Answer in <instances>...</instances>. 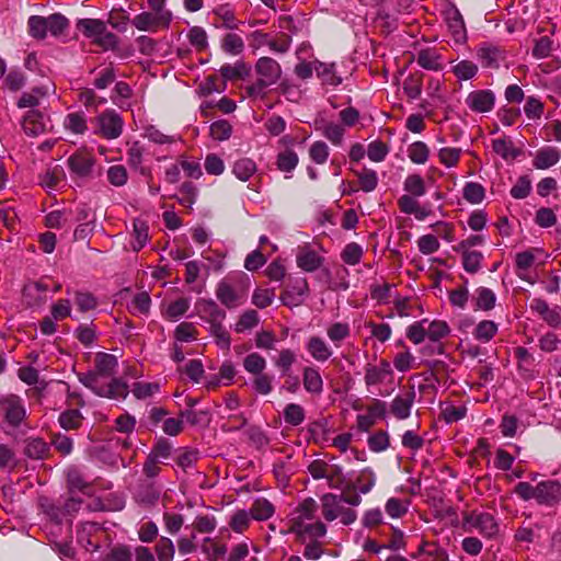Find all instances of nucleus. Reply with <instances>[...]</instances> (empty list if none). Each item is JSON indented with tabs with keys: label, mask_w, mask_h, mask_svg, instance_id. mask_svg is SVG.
I'll list each match as a JSON object with an SVG mask.
<instances>
[{
	"label": "nucleus",
	"mask_w": 561,
	"mask_h": 561,
	"mask_svg": "<svg viewBox=\"0 0 561 561\" xmlns=\"http://www.w3.org/2000/svg\"><path fill=\"white\" fill-rule=\"evenodd\" d=\"M318 504L312 497L305 499L287 517L288 533L299 541L318 539L327 534L325 525L317 518Z\"/></svg>",
	"instance_id": "1"
},
{
	"label": "nucleus",
	"mask_w": 561,
	"mask_h": 561,
	"mask_svg": "<svg viewBox=\"0 0 561 561\" xmlns=\"http://www.w3.org/2000/svg\"><path fill=\"white\" fill-rule=\"evenodd\" d=\"M250 278L243 273L230 274L216 286L217 299L228 309H234L243 305L248 297Z\"/></svg>",
	"instance_id": "2"
},
{
	"label": "nucleus",
	"mask_w": 561,
	"mask_h": 561,
	"mask_svg": "<svg viewBox=\"0 0 561 561\" xmlns=\"http://www.w3.org/2000/svg\"><path fill=\"white\" fill-rule=\"evenodd\" d=\"M322 515L325 520L333 522L340 519L344 525L353 524L357 514L353 508L345 507L341 496L333 493H327L321 496Z\"/></svg>",
	"instance_id": "3"
},
{
	"label": "nucleus",
	"mask_w": 561,
	"mask_h": 561,
	"mask_svg": "<svg viewBox=\"0 0 561 561\" xmlns=\"http://www.w3.org/2000/svg\"><path fill=\"white\" fill-rule=\"evenodd\" d=\"M463 528L467 531L478 530L485 538H493L499 534L500 526L494 515L489 512L471 511L463 515Z\"/></svg>",
	"instance_id": "4"
},
{
	"label": "nucleus",
	"mask_w": 561,
	"mask_h": 561,
	"mask_svg": "<svg viewBox=\"0 0 561 561\" xmlns=\"http://www.w3.org/2000/svg\"><path fill=\"white\" fill-rule=\"evenodd\" d=\"M80 381L100 397L125 399L128 394L127 385L119 379H112L108 383H103L94 376H83Z\"/></svg>",
	"instance_id": "5"
},
{
	"label": "nucleus",
	"mask_w": 561,
	"mask_h": 561,
	"mask_svg": "<svg viewBox=\"0 0 561 561\" xmlns=\"http://www.w3.org/2000/svg\"><path fill=\"white\" fill-rule=\"evenodd\" d=\"M0 414L9 426H20L26 416L23 400L12 393L0 397Z\"/></svg>",
	"instance_id": "6"
},
{
	"label": "nucleus",
	"mask_w": 561,
	"mask_h": 561,
	"mask_svg": "<svg viewBox=\"0 0 561 561\" xmlns=\"http://www.w3.org/2000/svg\"><path fill=\"white\" fill-rule=\"evenodd\" d=\"M416 391L414 385L403 388L391 401L389 413L397 420H407L411 415L415 402Z\"/></svg>",
	"instance_id": "7"
},
{
	"label": "nucleus",
	"mask_w": 561,
	"mask_h": 561,
	"mask_svg": "<svg viewBox=\"0 0 561 561\" xmlns=\"http://www.w3.org/2000/svg\"><path fill=\"white\" fill-rule=\"evenodd\" d=\"M123 119L114 110H107L96 117L95 133L106 139H116L123 131Z\"/></svg>",
	"instance_id": "8"
},
{
	"label": "nucleus",
	"mask_w": 561,
	"mask_h": 561,
	"mask_svg": "<svg viewBox=\"0 0 561 561\" xmlns=\"http://www.w3.org/2000/svg\"><path fill=\"white\" fill-rule=\"evenodd\" d=\"M309 293V285L305 277L289 279L286 288L280 295V300L285 306H300Z\"/></svg>",
	"instance_id": "9"
},
{
	"label": "nucleus",
	"mask_w": 561,
	"mask_h": 561,
	"mask_svg": "<svg viewBox=\"0 0 561 561\" xmlns=\"http://www.w3.org/2000/svg\"><path fill=\"white\" fill-rule=\"evenodd\" d=\"M172 13L158 14L156 12H142L137 14L133 20V25L145 32H154L158 28H164L170 25Z\"/></svg>",
	"instance_id": "10"
},
{
	"label": "nucleus",
	"mask_w": 561,
	"mask_h": 561,
	"mask_svg": "<svg viewBox=\"0 0 561 561\" xmlns=\"http://www.w3.org/2000/svg\"><path fill=\"white\" fill-rule=\"evenodd\" d=\"M530 310L537 313L550 328L561 329V307H550L542 298H534Z\"/></svg>",
	"instance_id": "11"
},
{
	"label": "nucleus",
	"mask_w": 561,
	"mask_h": 561,
	"mask_svg": "<svg viewBox=\"0 0 561 561\" xmlns=\"http://www.w3.org/2000/svg\"><path fill=\"white\" fill-rule=\"evenodd\" d=\"M102 534L103 529L98 523L87 522L78 528L77 541L84 549L95 551L100 547V536Z\"/></svg>",
	"instance_id": "12"
},
{
	"label": "nucleus",
	"mask_w": 561,
	"mask_h": 561,
	"mask_svg": "<svg viewBox=\"0 0 561 561\" xmlns=\"http://www.w3.org/2000/svg\"><path fill=\"white\" fill-rule=\"evenodd\" d=\"M466 105L474 113H489L494 108L495 94L491 90L471 91L466 98Z\"/></svg>",
	"instance_id": "13"
},
{
	"label": "nucleus",
	"mask_w": 561,
	"mask_h": 561,
	"mask_svg": "<svg viewBox=\"0 0 561 561\" xmlns=\"http://www.w3.org/2000/svg\"><path fill=\"white\" fill-rule=\"evenodd\" d=\"M538 504L554 506L561 500V483L554 480L539 482L536 485V499Z\"/></svg>",
	"instance_id": "14"
},
{
	"label": "nucleus",
	"mask_w": 561,
	"mask_h": 561,
	"mask_svg": "<svg viewBox=\"0 0 561 561\" xmlns=\"http://www.w3.org/2000/svg\"><path fill=\"white\" fill-rule=\"evenodd\" d=\"M255 72L259 76L257 79L262 80L263 83L273 85L279 80L282 68L275 59L261 57L255 64Z\"/></svg>",
	"instance_id": "15"
},
{
	"label": "nucleus",
	"mask_w": 561,
	"mask_h": 561,
	"mask_svg": "<svg viewBox=\"0 0 561 561\" xmlns=\"http://www.w3.org/2000/svg\"><path fill=\"white\" fill-rule=\"evenodd\" d=\"M448 31L456 44H463L467 39V30L461 13L455 7L444 12Z\"/></svg>",
	"instance_id": "16"
},
{
	"label": "nucleus",
	"mask_w": 561,
	"mask_h": 561,
	"mask_svg": "<svg viewBox=\"0 0 561 561\" xmlns=\"http://www.w3.org/2000/svg\"><path fill=\"white\" fill-rule=\"evenodd\" d=\"M302 385L307 393L320 397L323 393L324 381L320 368L314 365L305 366L301 370Z\"/></svg>",
	"instance_id": "17"
},
{
	"label": "nucleus",
	"mask_w": 561,
	"mask_h": 561,
	"mask_svg": "<svg viewBox=\"0 0 561 561\" xmlns=\"http://www.w3.org/2000/svg\"><path fill=\"white\" fill-rule=\"evenodd\" d=\"M477 56L482 67L484 68H499L500 62L504 59V50L493 44L484 43L477 49Z\"/></svg>",
	"instance_id": "18"
},
{
	"label": "nucleus",
	"mask_w": 561,
	"mask_h": 561,
	"mask_svg": "<svg viewBox=\"0 0 561 561\" xmlns=\"http://www.w3.org/2000/svg\"><path fill=\"white\" fill-rule=\"evenodd\" d=\"M117 365L116 356L107 353H98L95 356L94 370L88 373L85 376H94L96 380H101L103 377H111L115 374Z\"/></svg>",
	"instance_id": "19"
},
{
	"label": "nucleus",
	"mask_w": 561,
	"mask_h": 561,
	"mask_svg": "<svg viewBox=\"0 0 561 561\" xmlns=\"http://www.w3.org/2000/svg\"><path fill=\"white\" fill-rule=\"evenodd\" d=\"M306 350L311 358L318 363H325L333 355L331 346L319 335H311L308 337L306 342Z\"/></svg>",
	"instance_id": "20"
},
{
	"label": "nucleus",
	"mask_w": 561,
	"mask_h": 561,
	"mask_svg": "<svg viewBox=\"0 0 561 561\" xmlns=\"http://www.w3.org/2000/svg\"><path fill=\"white\" fill-rule=\"evenodd\" d=\"M94 162L93 156L87 151H77L68 159L70 171L80 178H87L90 175Z\"/></svg>",
	"instance_id": "21"
},
{
	"label": "nucleus",
	"mask_w": 561,
	"mask_h": 561,
	"mask_svg": "<svg viewBox=\"0 0 561 561\" xmlns=\"http://www.w3.org/2000/svg\"><path fill=\"white\" fill-rule=\"evenodd\" d=\"M198 313L209 325L224 322L226 311L221 309L213 299H201L196 304Z\"/></svg>",
	"instance_id": "22"
},
{
	"label": "nucleus",
	"mask_w": 561,
	"mask_h": 561,
	"mask_svg": "<svg viewBox=\"0 0 561 561\" xmlns=\"http://www.w3.org/2000/svg\"><path fill=\"white\" fill-rule=\"evenodd\" d=\"M47 121L37 110L28 111L22 121V128L28 136L36 137L47 130Z\"/></svg>",
	"instance_id": "23"
},
{
	"label": "nucleus",
	"mask_w": 561,
	"mask_h": 561,
	"mask_svg": "<svg viewBox=\"0 0 561 561\" xmlns=\"http://www.w3.org/2000/svg\"><path fill=\"white\" fill-rule=\"evenodd\" d=\"M561 159V151L557 147H543L536 151L533 165L538 170H546L556 165Z\"/></svg>",
	"instance_id": "24"
},
{
	"label": "nucleus",
	"mask_w": 561,
	"mask_h": 561,
	"mask_svg": "<svg viewBox=\"0 0 561 561\" xmlns=\"http://www.w3.org/2000/svg\"><path fill=\"white\" fill-rule=\"evenodd\" d=\"M296 262L299 268L311 273L322 265L323 257L320 256L314 250H311L308 247H302L299 248V251L296 255Z\"/></svg>",
	"instance_id": "25"
},
{
	"label": "nucleus",
	"mask_w": 561,
	"mask_h": 561,
	"mask_svg": "<svg viewBox=\"0 0 561 561\" xmlns=\"http://www.w3.org/2000/svg\"><path fill=\"white\" fill-rule=\"evenodd\" d=\"M392 375L390 363L382 359L379 365H367L365 368V382L368 387L381 383Z\"/></svg>",
	"instance_id": "26"
},
{
	"label": "nucleus",
	"mask_w": 561,
	"mask_h": 561,
	"mask_svg": "<svg viewBox=\"0 0 561 561\" xmlns=\"http://www.w3.org/2000/svg\"><path fill=\"white\" fill-rule=\"evenodd\" d=\"M191 306V299L186 297H180L170 302L162 305V316L170 321H176L184 316Z\"/></svg>",
	"instance_id": "27"
},
{
	"label": "nucleus",
	"mask_w": 561,
	"mask_h": 561,
	"mask_svg": "<svg viewBox=\"0 0 561 561\" xmlns=\"http://www.w3.org/2000/svg\"><path fill=\"white\" fill-rule=\"evenodd\" d=\"M66 180L64 168L59 164L49 165L39 176V184L47 190H57Z\"/></svg>",
	"instance_id": "28"
},
{
	"label": "nucleus",
	"mask_w": 561,
	"mask_h": 561,
	"mask_svg": "<svg viewBox=\"0 0 561 561\" xmlns=\"http://www.w3.org/2000/svg\"><path fill=\"white\" fill-rule=\"evenodd\" d=\"M23 453L31 459H45L49 454V445L43 438L28 437L24 442Z\"/></svg>",
	"instance_id": "29"
},
{
	"label": "nucleus",
	"mask_w": 561,
	"mask_h": 561,
	"mask_svg": "<svg viewBox=\"0 0 561 561\" xmlns=\"http://www.w3.org/2000/svg\"><path fill=\"white\" fill-rule=\"evenodd\" d=\"M540 252L539 249H530L527 251H523L516 254L515 256V265H516V274L517 276L526 282L533 283L528 278V271L535 263V253Z\"/></svg>",
	"instance_id": "30"
},
{
	"label": "nucleus",
	"mask_w": 561,
	"mask_h": 561,
	"mask_svg": "<svg viewBox=\"0 0 561 561\" xmlns=\"http://www.w3.org/2000/svg\"><path fill=\"white\" fill-rule=\"evenodd\" d=\"M275 512L274 505L266 499H256L250 507V515L255 520H267Z\"/></svg>",
	"instance_id": "31"
},
{
	"label": "nucleus",
	"mask_w": 561,
	"mask_h": 561,
	"mask_svg": "<svg viewBox=\"0 0 561 561\" xmlns=\"http://www.w3.org/2000/svg\"><path fill=\"white\" fill-rule=\"evenodd\" d=\"M350 334L351 328L347 322H333L327 328V335L335 347H340Z\"/></svg>",
	"instance_id": "32"
},
{
	"label": "nucleus",
	"mask_w": 561,
	"mask_h": 561,
	"mask_svg": "<svg viewBox=\"0 0 561 561\" xmlns=\"http://www.w3.org/2000/svg\"><path fill=\"white\" fill-rule=\"evenodd\" d=\"M314 71L323 83L330 85H339L341 78L335 73V65L321 61H314Z\"/></svg>",
	"instance_id": "33"
},
{
	"label": "nucleus",
	"mask_w": 561,
	"mask_h": 561,
	"mask_svg": "<svg viewBox=\"0 0 561 561\" xmlns=\"http://www.w3.org/2000/svg\"><path fill=\"white\" fill-rule=\"evenodd\" d=\"M82 501L80 499L69 497L60 505H50L47 514L51 518L59 520L65 514L77 512L81 506Z\"/></svg>",
	"instance_id": "34"
},
{
	"label": "nucleus",
	"mask_w": 561,
	"mask_h": 561,
	"mask_svg": "<svg viewBox=\"0 0 561 561\" xmlns=\"http://www.w3.org/2000/svg\"><path fill=\"white\" fill-rule=\"evenodd\" d=\"M473 299L478 309L489 311L495 307L496 295L492 289L481 286L476 289Z\"/></svg>",
	"instance_id": "35"
},
{
	"label": "nucleus",
	"mask_w": 561,
	"mask_h": 561,
	"mask_svg": "<svg viewBox=\"0 0 561 561\" xmlns=\"http://www.w3.org/2000/svg\"><path fill=\"white\" fill-rule=\"evenodd\" d=\"M105 23L98 19H82L77 23L79 31L83 33L85 37L92 38L94 42L99 35H102Z\"/></svg>",
	"instance_id": "36"
},
{
	"label": "nucleus",
	"mask_w": 561,
	"mask_h": 561,
	"mask_svg": "<svg viewBox=\"0 0 561 561\" xmlns=\"http://www.w3.org/2000/svg\"><path fill=\"white\" fill-rule=\"evenodd\" d=\"M83 416L77 409H68L60 413L59 425L66 431L78 430L82 425Z\"/></svg>",
	"instance_id": "37"
},
{
	"label": "nucleus",
	"mask_w": 561,
	"mask_h": 561,
	"mask_svg": "<svg viewBox=\"0 0 561 561\" xmlns=\"http://www.w3.org/2000/svg\"><path fill=\"white\" fill-rule=\"evenodd\" d=\"M256 170V163L250 158H241L232 167V173L243 182L248 181Z\"/></svg>",
	"instance_id": "38"
},
{
	"label": "nucleus",
	"mask_w": 561,
	"mask_h": 561,
	"mask_svg": "<svg viewBox=\"0 0 561 561\" xmlns=\"http://www.w3.org/2000/svg\"><path fill=\"white\" fill-rule=\"evenodd\" d=\"M417 64L427 70H440V56L434 49H422L416 57Z\"/></svg>",
	"instance_id": "39"
},
{
	"label": "nucleus",
	"mask_w": 561,
	"mask_h": 561,
	"mask_svg": "<svg viewBox=\"0 0 561 561\" xmlns=\"http://www.w3.org/2000/svg\"><path fill=\"white\" fill-rule=\"evenodd\" d=\"M298 162V154L293 149H285L278 152L276 157L277 169L285 173L294 171Z\"/></svg>",
	"instance_id": "40"
},
{
	"label": "nucleus",
	"mask_w": 561,
	"mask_h": 561,
	"mask_svg": "<svg viewBox=\"0 0 561 561\" xmlns=\"http://www.w3.org/2000/svg\"><path fill=\"white\" fill-rule=\"evenodd\" d=\"M46 19L48 33L51 36L59 37L66 34L69 27V20L65 15L60 13H54L47 16Z\"/></svg>",
	"instance_id": "41"
},
{
	"label": "nucleus",
	"mask_w": 561,
	"mask_h": 561,
	"mask_svg": "<svg viewBox=\"0 0 561 561\" xmlns=\"http://www.w3.org/2000/svg\"><path fill=\"white\" fill-rule=\"evenodd\" d=\"M133 241L130 245L134 251L141 250L148 240V226L145 221L136 219L133 222Z\"/></svg>",
	"instance_id": "42"
},
{
	"label": "nucleus",
	"mask_w": 561,
	"mask_h": 561,
	"mask_svg": "<svg viewBox=\"0 0 561 561\" xmlns=\"http://www.w3.org/2000/svg\"><path fill=\"white\" fill-rule=\"evenodd\" d=\"M266 365V359L256 352L250 353L243 359V368L253 376L264 373Z\"/></svg>",
	"instance_id": "43"
},
{
	"label": "nucleus",
	"mask_w": 561,
	"mask_h": 561,
	"mask_svg": "<svg viewBox=\"0 0 561 561\" xmlns=\"http://www.w3.org/2000/svg\"><path fill=\"white\" fill-rule=\"evenodd\" d=\"M492 149L505 160L515 159L519 154V150L514 148L513 142L506 138L493 139Z\"/></svg>",
	"instance_id": "44"
},
{
	"label": "nucleus",
	"mask_w": 561,
	"mask_h": 561,
	"mask_svg": "<svg viewBox=\"0 0 561 561\" xmlns=\"http://www.w3.org/2000/svg\"><path fill=\"white\" fill-rule=\"evenodd\" d=\"M375 483V473L370 468H367L359 472V474L356 478L355 484L348 486V490H354L355 488H357L360 493L367 494L374 488Z\"/></svg>",
	"instance_id": "45"
},
{
	"label": "nucleus",
	"mask_w": 561,
	"mask_h": 561,
	"mask_svg": "<svg viewBox=\"0 0 561 561\" xmlns=\"http://www.w3.org/2000/svg\"><path fill=\"white\" fill-rule=\"evenodd\" d=\"M497 332V324L491 320H483L477 324L473 331L476 340L486 343L491 341Z\"/></svg>",
	"instance_id": "46"
},
{
	"label": "nucleus",
	"mask_w": 561,
	"mask_h": 561,
	"mask_svg": "<svg viewBox=\"0 0 561 561\" xmlns=\"http://www.w3.org/2000/svg\"><path fill=\"white\" fill-rule=\"evenodd\" d=\"M408 156L415 164H425L430 157V148L423 141H415L408 148Z\"/></svg>",
	"instance_id": "47"
},
{
	"label": "nucleus",
	"mask_w": 561,
	"mask_h": 561,
	"mask_svg": "<svg viewBox=\"0 0 561 561\" xmlns=\"http://www.w3.org/2000/svg\"><path fill=\"white\" fill-rule=\"evenodd\" d=\"M28 33L32 37L44 39L48 34L47 19L39 15H32L27 21Z\"/></svg>",
	"instance_id": "48"
},
{
	"label": "nucleus",
	"mask_w": 561,
	"mask_h": 561,
	"mask_svg": "<svg viewBox=\"0 0 561 561\" xmlns=\"http://www.w3.org/2000/svg\"><path fill=\"white\" fill-rule=\"evenodd\" d=\"M283 415L285 422L291 426L300 425L306 417L304 408L298 403L287 404L284 409Z\"/></svg>",
	"instance_id": "49"
},
{
	"label": "nucleus",
	"mask_w": 561,
	"mask_h": 561,
	"mask_svg": "<svg viewBox=\"0 0 561 561\" xmlns=\"http://www.w3.org/2000/svg\"><path fill=\"white\" fill-rule=\"evenodd\" d=\"M450 332L448 324L445 321L434 320L426 323L427 337L432 342H439L446 337Z\"/></svg>",
	"instance_id": "50"
},
{
	"label": "nucleus",
	"mask_w": 561,
	"mask_h": 561,
	"mask_svg": "<svg viewBox=\"0 0 561 561\" xmlns=\"http://www.w3.org/2000/svg\"><path fill=\"white\" fill-rule=\"evenodd\" d=\"M358 179L359 187L364 192H373L378 185V176L376 171L364 168L362 171H355Z\"/></svg>",
	"instance_id": "51"
},
{
	"label": "nucleus",
	"mask_w": 561,
	"mask_h": 561,
	"mask_svg": "<svg viewBox=\"0 0 561 561\" xmlns=\"http://www.w3.org/2000/svg\"><path fill=\"white\" fill-rule=\"evenodd\" d=\"M462 196L470 204H480L485 197V190L480 183L468 182L463 187Z\"/></svg>",
	"instance_id": "52"
},
{
	"label": "nucleus",
	"mask_w": 561,
	"mask_h": 561,
	"mask_svg": "<svg viewBox=\"0 0 561 561\" xmlns=\"http://www.w3.org/2000/svg\"><path fill=\"white\" fill-rule=\"evenodd\" d=\"M259 313L255 310H247L240 316L239 320L237 321L234 325V331L237 333H243L248 330L255 328L259 324Z\"/></svg>",
	"instance_id": "53"
},
{
	"label": "nucleus",
	"mask_w": 561,
	"mask_h": 561,
	"mask_svg": "<svg viewBox=\"0 0 561 561\" xmlns=\"http://www.w3.org/2000/svg\"><path fill=\"white\" fill-rule=\"evenodd\" d=\"M404 191L408 192V195H412L415 197L423 196L426 192L424 180L419 174H410L404 180Z\"/></svg>",
	"instance_id": "54"
},
{
	"label": "nucleus",
	"mask_w": 561,
	"mask_h": 561,
	"mask_svg": "<svg viewBox=\"0 0 561 561\" xmlns=\"http://www.w3.org/2000/svg\"><path fill=\"white\" fill-rule=\"evenodd\" d=\"M221 48L230 55H240L244 49V43L241 36L236 33H228L221 42Z\"/></svg>",
	"instance_id": "55"
},
{
	"label": "nucleus",
	"mask_w": 561,
	"mask_h": 561,
	"mask_svg": "<svg viewBox=\"0 0 561 561\" xmlns=\"http://www.w3.org/2000/svg\"><path fill=\"white\" fill-rule=\"evenodd\" d=\"M296 360L297 355L293 350L283 348L279 351L278 356L274 359V364L283 373V375H287Z\"/></svg>",
	"instance_id": "56"
},
{
	"label": "nucleus",
	"mask_w": 561,
	"mask_h": 561,
	"mask_svg": "<svg viewBox=\"0 0 561 561\" xmlns=\"http://www.w3.org/2000/svg\"><path fill=\"white\" fill-rule=\"evenodd\" d=\"M202 550L207 554L210 561H218L227 553V547L215 542L211 538H205L202 545Z\"/></svg>",
	"instance_id": "57"
},
{
	"label": "nucleus",
	"mask_w": 561,
	"mask_h": 561,
	"mask_svg": "<svg viewBox=\"0 0 561 561\" xmlns=\"http://www.w3.org/2000/svg\"><path fill=\"white\" fill-rule=\"evenodd\" d=\"M453 72L459 80H470L478 73V66L470 60H461L453 67Z\"/></svg>",
	"instance_id": "58"
},
{
	"label": "nucleus",
	"mask_w": 561,
	"mask_h": 561,
	"mask_svg": "<svg viewBox=\"0 0 561 561\" xmlns=\"http://www.w3.org/2000/svg\"><path fill=\"white\" fill-rule=\"evenodd\" d=\"M362 256L363 248L356 242L347 243L341 253L343 262L348 265L358 264L362 260Z\"/></svg>",
	"instance_id": "59"
},
{
	"label": "nucleus",
	"mask_w": 561,
	"mask_h": 561,
	"mask_svg": "<svg viewBox=\"0 0 561 561\" xmlns=\"http://www.w3.org/2000/svg\"><path fill=\"white\" fill-rule=\"evenodd\" d=\"M403 92L411 100H415L421 95L422 77L420 75H410L403 81Z\"/></svg>",
	"instance_id": "60"
},
{
	"label": "nucleus",
	"mask_w": 561,
	"mask_h": 561,
	"mask_svg": "<svg viewBox=\"0 0 561 561\" xmlns=\"http://www.w3.org/2000/svg\"><path fill=\"white\" fill-rule=\"evenodd\" d=\"M274 377L266 373L255 375L252 380V388L255 392L262 396H267L273 391Z\"/></svg>",
	"instance_id": "61"
},
{
	"label": "nucleus",
	"mask_w": 561,
	"mask_h": 561,
	"mask_svg": "<svg viewBox=\"0 0 561 561\" xmlns=\"http://www.w3.org/2000/svg\"><path fill=\"white\" fill-rule=\"evenodd\" d=\"M426 323L427 320L423 319L409 325L407 329V337L414 344L424 342L425 337H427Z\"/></svg>",
	"instance_id": "62"
},
{
	"label": "nucleus",
	"mask_w": 561,
	"mask_h": 561,
	"mask_svg": "<svg viewBox=\"0 0 561 561\" xmlns=\"http://www.w3.org/2000/svg\"><path fill=\"white\" fill-rule=\"evenodd\" d=\"M232 127L226 119L214 122L209 127V133L213 139L218 141L227 140L231 136Z\"/></svg>",
	"instance_id": "63"
},
{
	"label": "nucleus",
	"mask_w": 561,
	"mask_h": 561,
	"mask_svg": "<svg viewBox=\"0 0 561 561\" xmlns=\"http://www.w3.org/2000/svg\"><path fill=\"white\" fill-rule=\"evenodd\" d=\"M156 552L159 561H172L175 552L172 540L161 537L156 545Z\"/></svg>",
	"instance_id": "64"
}]
</instances>
